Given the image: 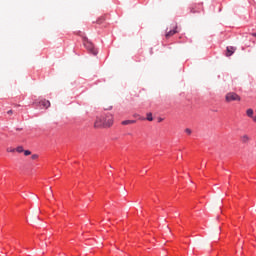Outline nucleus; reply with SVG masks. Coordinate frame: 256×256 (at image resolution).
I'll return each instance as SVG.
<instances>
[{
	"label": "nucleus",
	"instance_id": "obj_1",
	"mask_svg": "<svg viewBox=\"0 0 256 256\" xmlns=\"http://www.w3.org/2000/svg\"><path fill=\"white\" fill-rule=\"evenodd\" d=\"M111 125H113V115L111 114H105L100 117H97L94 123V127L96 129H99L101 127H111Z\"/></svg>",
	"mask_w": 256,
	"mask_h": 256
},
{
	"label": "nucleus",
	"instance_id": "obj_2",
	"mask_svg": "<svg viewBox=\"0 0 256 256\" xmlns=\"http://www.w3.org/2000/svg\"><path fill=\"white\" fill-rule=\"evenodd\" d=\"M225 101L226 103H231L233 101H241V96H239L237 93L235 92H228L225 95Z\"/></svg>",
	"mask_w": 256,
	"mask_h": 256
},
{
	"label": "nucleus",
	"instance_id": "obj_3",
	"mask_svg": "<svg viewBox=\"0 0 256 256\" xmlns=\"http://www.w3.org/2000/svg\"><path fill=\"white\" fill-rule=\"evenodd\" d=\"M84 45L92 55H97V50H95V47L91 42H86Z\"/></svg>",
	"mask_w": 256,
	"mask_h": 256
},
{
	"label": "nucleus",
	"instance_id": "obj_4",
	"mask_svg": "<svg viewBox=\"0 0 256 256\" xmlns=\"http://www.w3.org/2000/svg\"><path fill=\"white\" fill-rule=\"evenodd\" d=\"M40 107H44V109H49L51 107V102L49 100L43 99L39 102Z\"/></svg>",
	"mask_w": 256,
	"mask_h": 256
},
{
	"label": "nucleus",
	"instance_id": "obj_5",
	"mask_svg": "<svg viewBox=\"0 0 256 256\" xmlns=\"http://www.w3.org/2000/svg\"><path fill=\"white\" fill-rule=\"evenodd\" d=\"M253 114H254L253 109L250 108L246 110L247 117H249L250 119H252V121H254V123H256V116H253Z\"/></svg>",
	"mask_w": 256,
	"mask_h": 256
},
{
	"label": "nucleus",
	"instance_id": "obj_6",
	"mask_svg": "<svg viewBox=\"0 0 256 256\" xmlns=\"http://www.w3.org/2000/svg\"><path fill=\"white\" fill-rule=\"evenodd\" d=\"M240 141L243 144H247L251 141V137H249V135H247V134H244L240 137Z\"/></svg>",
	"mask_w": 256,
	"mask_h": 256
},
{
	"label": "nucleus",
	"instance_id": "obj_7",
	"mask_svg": "<svg viewBox=\"0 0 256 256\" xmlns=\"http://www.w3.org/2000/svg\"><path fill=\"white\" fill-rule=\"evenodd\" d=\"M234 53H235V47L233 46L227 47L226 57H231V55H233Z\"/></svg>",
	"mask_w": 256,
	"mask_h": 256
},
{
	"label": "nucleus",
	"instance_id": "obj_8",
	"mask_svg": "<svg viewBox=\"0 0 256 256\" xmlns=\"http://www.w3.org/2000/svg\"><path fill=\"white\" fill-rule=\"evenodd\" d=\"M135 123H137V121H135V120H124V121H122V125H133Z\"/></svg>",
	"mask_w": 256,
	"mask_h": 256
},
{
	"label": "nucleus",
	"instance_id": "obj_9",
	"mask_svg": "<svg viewBox=\"0 0 256 256\" xmlns=\"http://www.w3.org/2000/svg\"><path fill=\"white\" fill-rule=\"evenodd\" d=\"M175 33H177V30H170V31L166 34V39H169V37H173V35H175Z\"/></svg>",
	"mask_w": 256,
	"mask_h": 256
},
{
	"label": "nucleus",
	"instance_id": "obj_10",
	"mask_svg": "<svg viewBox=\"0 0 256 256\" xmlns=\"http://www.w3.org/2000/svg\"><path fill=\"white\" fill-rule=\"evenodd\" d=\"M16 151H17V153H24V149H23V146H18L17 148H16Z\"/></svg>",
	"mask_w": 256,
	"mask_h": 256
},
{
	"label": "nucleus",
	"instance_id": "obj_11",
	"mask_svg": "<svg viewBox=\"0 0 256 256\" xmlns=\"http://www.w3.org/2000/svg\"><path fill=\"white\" fill-rule=\"evenodd\" d=\"M147 121H153V114L151 112L147 114Z\"/></svg>",
	"mask_w": 256,
	"mask_h": 256
},
{
	"label": "nucleus",
	"instance_id": "obj_12",
	"mask_svg": "<svg viewBox=\"0 0 256 256\" xmlns=\"http://www.w3.org/2000/svg\"><path fill=\"white\" fill-rule=\"evenodd\" d=\"M24 155L26 157H29V155H31V151L30 150H24Z\"/></svg>",
	"mask_w": 256,
	"mask_h": 256
},
{
	"label": "nucleus",
	"instance_id": "obj_13",
	"mask_svg": "<svg viewBox=\"0 0 256 256\" xmlns=\"http://www.w3.org/2000/svg\"><path fill=\"white\" fill-rule=\"evenodd\" d=\"M31 159H33V160L35 161L36 159H39V155L33 154V155L31 156Z\"/></svg>",
	"mask_w": 256,
	"mask_h": 256
},
{
	"label": "nucleus",
	"instance_id": "obj_14",
	"mask_svg": "<svg viewBox=\"0 0 256 256\" xmlns=\"http://www.w3.org/2000/svg\"><path fill=\"white\" fill-rule=\"evenodd\" d=\"M185 133H187L188 135H191V129L187 128V129L185 130Z\"/></svg>",
	"mask_w": 256,
	"mask_h": 256
},
{
	"label": "nucleus",
	"instance_id": "obj_15",
	"mask_svg": "<svg viewBox=\"0 0 256 256\" xmlns=\"http://www.w3.org/2000/svg\"><path fill=\"white\" fill-rule=\"evenodd\" d=\"M7 113L8 115H13V110H9Z\"/></svg>",
	"mask_w": 256,
	"mask_h": 256
},
{
	"label": "nucleus",
	"instance_id": "obj_16",
	"mask_svg": "<svg viewBox=\"0 0 256 256\" xmlns=\"http://www.w3.org/2000/svg\"><path fill=\"white\" fill-rule=\"evenodd\" d=\"M10 153H15V149L8 150Z\"/></svg>",
	"mask_w": 256,
	"mask_h": 256
},
{
	"label": "nucleus",
	"instance_id": "obj_17",
	"mask_svg": "<svg viewBox=\"0 0 256 256\" xmlns=\"http://www.w3.org/2000/svg\"><path fill=\"white\" fill-rule=\"evenodd\" d=\"M191 13H196V11L192 8V9H191Z\"/></svg>",
	"mask_w": 256,
	"mask_h": 256
},
{
	"label": "nucleus",
	"instance_id": "obj_18",
	"mask_svg": "<svg viewBox=\"0 0 256 256\" xmlns=\"http://www.w3.org/2000/svg\"><path fill=\"white\" fill-rule=\"evenodd\" d=\"M158 121H159V123H161V121H163V118H159Z\"/></svg>",
	"mask_w": 256,
	"mask_h": 256
},
{
	"label": "nucleus",
	"instance_id": "obj_19",
	"mask_svg": "<svg viewBox=\"0 0 256 256\" xmlns=\"http://www.w3.org/2000/svg\"><path fill=\"white\" fill-rule=\"evenodd\" d=\"M16 131H21V129H20V128H17Z\"/></svg>",
	"mask_w": 256,
	"mask_h": 256
},
{
	"label": "nucleus",
	"instance_id": "obj_20",
	"mask_svg": "<svg viewBox=\"0 0 256 256\" xmlns=\"http://www.w3.org/2000/svg\"><path fill=\"white\" fill-rule=\"evenodd\" d=\"M34 105H38L37 102H34Z\"/></svg>",
	"mask_w": 256,
	"mask_h": 256
}]
</instances>
